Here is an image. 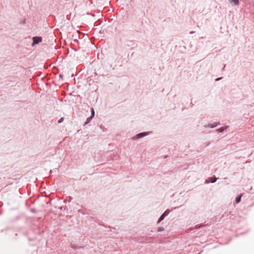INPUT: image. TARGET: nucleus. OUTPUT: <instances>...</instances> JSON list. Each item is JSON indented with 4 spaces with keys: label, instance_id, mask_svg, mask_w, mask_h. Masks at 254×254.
I'll return each instance as SVG.
<instances>
[{
    "label": "nucleus",
    "instance_id": "1",
    "mask_svg": "<svg viewBox=\"0 0 254 254\" xmlns=\"http://www.w3.org/2000/svg\"><path fill=\"white\" fill-rule=\"evenodd\" d=\"M33 41V45L37 44L42 41V38L40 37H34Z\"/></svg>",
    "mask_w": 254,
    "mask_h": 254
},
{
    "label": "nucleus",
    "instance_id": "2",
    "mask_svg": "<svg viewBox=\"0 0 254 254\" xmlns=\"http://www.w3.org/2000/svg\"><path fill=\"white\" fill-rule=\"evenodd\" d=\"M167 214V212L165 211L159 218L158 223L160 222L162 220H163L165 217V216Z\"/></svg>",
    "mask_w": 254,
    "mask_h": 254
},
{
    "label": "nucleus",
    "instance_id": "3",
    "mask_svg": "<svg viewBox=\"0 0 254 254\" xmlns=\"http://www.w3.org/2000/svg\"><path fill=\"white\" fill-rule=\"evenodd\" d=\"M231 2L234 3V4L237 5L239 3L238 0H231Z\"/></svg>",
    "mask_w": 254,
    "mask_h": 254
},
{
    "label": "nucleus",
    "instance_id": "4",
    "mask_svg": "<svg viewBox=\"0 0 254 254\" xmlns=\"http://www.w3.org/2000/svg\"><path fill=\"white\" fill-rule=\"evenodd\" d=\"M210 180L212 183H214L215 182H216L217 178L215 177H211L210 178Z\"/></svg>",
    "mask_w": 254,
    "mask_h": 254
},
{
    "label": "nucleus",
    "instance_id": "5",
    "mask_svg": "<svg viewBox=\"0 0 254 254\" xmlns=\"http://www.w3.org/2000/svg\"><path fill=\"white\" fill-rule=\"evenodd\" d=\"M227 127H222L218 129L219 132H222L224 130H225Z\"/></svg>",
    "mask_w": 254,
    "mask_h": 254
},
{
    "label": "nucleus",
    "instance_id": "6",
    "mask_svg": "<svg viewBox=\"0 0 254 254\" xmlns=\"http://www.w3.org/2000/svg\"><path fill=\"white\" fill-rule=\"evenodd\" d=\"M241 196H239L236 198V201L237 203H239L241 201Z\"/></svg>",
    "mask_w": 254,
    "mask_h": 254
},
{
    "label": "nucleus",
    "instance_id": "7",
    "mask_svg": "<svg viewBox=\"0 0 254 254\" xmlns=\"http://www.w3.org/2000/svg\"><path fill=\"white\" fill-rule=\"evenodd\" d=\"M145 135L144 133H141L137 134L138 138L141 137Z\"/></svg>",
    "mask_w": 254,
    "mask_h": 254
},
{
    "label": "nucleus",
    "instance_id": "8",
    "mask_svg": "<svg viewBox=\"0 0 254 254\" xmlns=\"http://www.w3.org/2000/svg\"><path fill=\"white\" fill-rule=\"evenodd\" d=\"M94 110L92 109V114H91V116L90 117V119H92L93 117H94Z\"/></svg>",
    "mask_w": 254,
    "mask_h": 254
},
{
    "label": "nucleus",
    "instance_id": "9",
    "mask_svg": "<svg viewBox=\"0 0 254 254\" xmlns=\"http://www.w3.org/2000/svg\"><path fill=\"white\" fill-rule=\"evenodd\" d=\"M64 120V118H61L59 121H58V123H62Z\"/></svg>",
    "mask_w": 254,
    "mask_h": 254
},
{
    "label": "nucleus",
    "instance_id": "10",
    "mask_svg": "<svg viewBox=\"0 0 254 254\" xmlns=\"http://www.w3.org/2000/svg\"><path fill=\"white\" fill-rule=\"evenodd\" d=\"M91 119H90V118H87V121H86V122L85 123V124H86L90 122V120H91Z\"/></svg>",
    "mask_w": 254,
    "mask_h": 254
},
{
    "label": "nucleus",
    "instance_id": "11",
    "mask_svg": "<svg viewBox=\"0 0 254 254\" xmlns=\"http://www.w3.org/2000/svg\"><path fill=\"white\" fill-rule=\"evenodd\" d=\"M216 125H214L213 126H211V127H215Z\"/></svg>",
    "mask_w": 254,
    "mask_h": 254
}]
</instances>
